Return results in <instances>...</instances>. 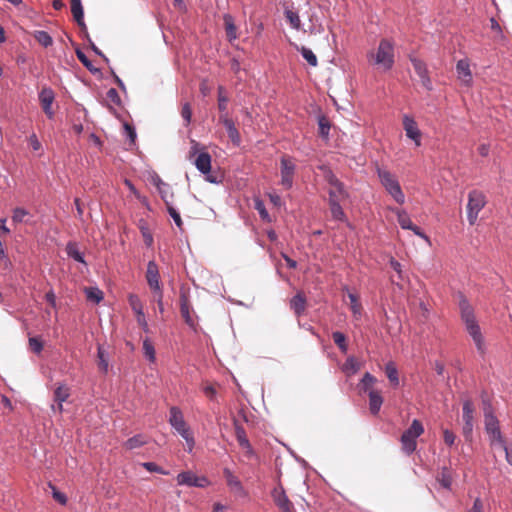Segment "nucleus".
<instances>
[{
    "label": "nucleus",
    "instance_id": "2f4dec72",
    "mask_svg": "<svg viewBox=\"0 0 512 512\" xmlns=\"http://www.w3.org/2000/svg\"><path fill=\"white\" fill-rule=\"evenodd\" d=\"M436 479L443 488L447 490L451 489L453 478L450 470L447 467H443L441 469Z\"/></svg>",
    "mask_w": 512,
    "mask_h": 512
},
{
    "label": "nucleus",
    "instance_id": "bf43d9fd",
    "mask_svg": "<svg viewBox=\"0 0 512 512\" xmlns=\"http://www.w3.org/2000/svg\"><path fill=\"white\" fill-rule=\"evenodd\" d=\"M124 130L126 137L130 140L131 143H135L137 133L133 126L129 125L128 123H124Z\"/></svg>",
    "mask_w": 512,
    "mask_h": 512
},
{
    "label": "nucleus",
    "instance_id": "dca6fc26",
    "mask_svg": "<svg viewBox=\"0 0 512 512\" xmlns=\"http://www.w3.org/2000/svg\"><path fill=\"white\" fill-rule=\"evenodd\" d=\"M146 281L151 290H159L161 286L160 273L159 267L154 260L149 261L147 264Z\"/></svg>",
    "mask_w": 512,
    "mask_h": 512
},
{
    "label": "nucleus",
    "instance_id": "9b49d317",
    "mask_svg": "<svg viewBox=\"0 0 512 512\" xmlns=\"http://www.w3.org/2000/svg\"><path fill=\"white\" fill-rule=\"evenodd\" d=\"M410 61H411V64H412L416 74L420 78V81H421L423 87L425 89H427L428 91H431L433 89V85H432V81L428 74V69H427L426 63L424 61H422L421 59L414 57V56H410Z\"/></svg>",
    "mask_w": 512,
    "mask_h": 512
},
{
    "label": "nucleus",
    "instance_id": "6e6d98bb",
    "mask_svg": "<svg viewBox=\"0 0 512 512\" xmlns=\"http://www.w3.org/2000/svg\"><path fill=\"white\" fill-rule=\"evenodd\" d=\"M166 207H167V211H168L169 215L173 219L176 226L181 228L182 227V219H181L179 212L173 207L172 204L168 205Z\"/></svg>",
    "mask_w": 512,
    "mask_h": 512
},
{
    "label": "nucleus",
    "instance_id": "a19ab883",
    "mask_svg": "<svg viewBox=\"0 0 512 512\" xmlns=\"http://www.w3.org/2000/svg\"><path fill=\"white\" fill-rule=\"evenodd\" d=\"M218 109L220 111V114L228 113L227 106H228V97L225 94V89L223 86L218 87Z\"/></svg>",
    "mask_w": 512,
    "mask_h": 512
},
{
    "label": "nucleus",
    "instance_id": "b1692460",
    "mask_svg": "<svg viewBox=\"0 0 512 512\" xmlns=\"http://www.w3.org/2000/svg\"><path fill=\"white\" fill-rule=\"evenodd\" d=\"M369 396V410L371 414L377 415L383 404V397L379 391H370Z\"/></svg>",
    "mask_w": 512,
    "mask_h": 512
},
{
    "label": "nucleus",
    "instance_id": "7c9ffc66",
    "mask_svg": "<svg viewBox=\"0 0 512 512\" xmlns=\"http://www.w3.org/2000/svg\"><path fill=\"white\" fill-rule=\"evenodd\" d=\"M348 298L350 300V309L353 317L359 320L362 317V306L358 300V296L348 291Z\"/></svg>",
    "mask_w": 512,
    "mask_h": 512
},
{
    "label": "nucleus",
    "instance_id": "6e6552de",
    "mask_svg": "<svg viewBox=\"0 0 512 512\" xmlns=\"http://www.w3.org/2000/svg\"><path fill=\"white\" fill-rule=\"evenodd\" d=\"M168 422L180 436H184L190 432V428L184 419V415L181 409L177 406L170 407Z\"/></svg>",
    "mask_w": 512,
    "mask_h": 512
},
{
    "label": "nucleus",
    "instance_id": "473e14b6",
    "mask_svg": "<svg viewBox=\"0 0 512 512\" xmlns=\"http://www.w3.org/2000/svg\"><path fill=\"white\" fill-rule=\"evenodd\" d=\"M385 373H386V376H387L388 380L390 381V383L394 387H397L399 385V376H398V370H397L394 362L390 361V362L386 363Z\"/></svg>",
    "mask_w": 512,
    "mask_h": 512
},
{
    "label": "nucleus",
    "instance_id": "c9c22d12",
    "mask_svg": "<svg viewBox=\"0 0 512 512\" xmlns=\"http://www.w3.org/2000/svg\"><path fill=\"white\" fill-rule=\"evenodd\" d=\"M142 348L144 357L149 362L154 363L156 361V352L154 345L152 344L149 338L143 340Z\"/></svg>",
    "mask_w": 512,
    "mask_h": 512
},
{
    "label": "nucleus",
    "instance_id": "37998d69",
    "mask_svg": "<svg viewBox=\"0 0 512 512\" xmlns=\"http://www.w3.org/2000/svg\"><path fill=\"white\" fill-rule=\"evenodd\" d=\"M78 60L83 64V66L88 69L91 73L95 74L99 72V69L95 68L92 62L88 59L86 54L79 48L75 51Z\"/></svg>",
    "mask_w": 512,
    "mask_h": 512
},
{
    "label": "nucleus",
    "instance_id": "a18cd8bd",
    "mask_svg": "<svg viewBox=\"0 0 512 512\" xmlns=\"http://www.w3.org/2000/svg\"><path fill=\"white\" fill-rule=\"evenodd\" d=\"M332 338L342 353H346L348 351V345L346 343V336L342 332H340V331L333 332Z\"/></svg>",
    "mask_w": 512,
    "mask_h": 512
},
{
    "label": "nucleus",
    "instance_id": "4468645a",
    "mask_svg": "<svg viewBox=\"0 0 512 512\" xmlns=\"http://www.w3.org/2000/svg\"><path fill=\"white\" fill-rule=\"evenodd\" d=\"M38 97L44 113L49 119H52L54 117V111L52 110V104L55 100L54 91L50 87H43Z\"/></svg>",
    "mask_w": 512,
    "mask_h": 512
},
{
    "label": "nucleus",
    "instance_id": "58836bf2",
    "mask_svg": "<svg viewBox=\"0 0 512 512\" xmlns=\"http://www.w3.org/2000/svg\"><path fill=\"white\" fill-rule=\"evenodd\" d=\"M128 302L136 317L144 313L143 304L136 294H129Z\"/></svg>",
    "mask_w": 512,
    "mask_h": 512
},
{
    "label": "nucleus",
    "instance_id": "4c0bfd02",
    "mask_svg": "<svg viewBox=\"0 0 512 512\" xmlns=\"http://www.w3.org/2000/svg\"><path fill=\"white\" fill-rule=\"evenodd\" d=\"M332 218L337 221H345L346 215L341 207V202H328Z\"/></svg>",
    "mask_w": 512,
    "mask_h": 512
},
{
    "label": "nucleus",
    "instance_id": "e2e57ef3",
    "mask_svg": "<svg viewBox=\"0 0 512 512\" xmlns=\"http://www.w3.org/2000/svg\"><path fill=\"white\" fill-rule=\"evenodd\" d=\"M443 439H444V442L449 445V446H452L454 445L455 443V439H456V436L455 434L450 431L449 429H444L443 430Z\"/></svg>",
    "mask_w": 512,
    "mask_h": 512
},
{
    "label": "nucleus",
    "instance_id": "423d86ee",
    "mask_svg": "<svg viewBox=\"0 0 512 512\" xmlns=\"http://www.w3.org/2000/svg\"><path fill=\"white\" fill-rule=\"evenodd\" d=\"M296 171V165L291 157L283 156L280 160V184L287 190L293 187V179Z\"/></svg>",
    "mask_w": 512,
    "mask_h": 512
},
{
    "label": "nucleus",
    "instance_id": "09e8293b",
    "mask_svg": "<svg viewBox=\"0 0 512 512\" xmlns=\"http://www.w3.org/2000/svg\"><path fill=\"white\" fill-rule=\"evenodd\" d=\"M157 189L166 206L171 205L173 193L171 191V187L169 186V184L165 183L164 185Z\"/></svg>",
    "mask_w": 512,
    "mask_h": 512
},
{
    "label": "nucleus",
    "instance_id": "6ab92c4d",
    "mask_svg": "<svg viewBox=\"0 0 512 512\" xmlns=\"http://www.w3.org/2000/svg\"><path fill=\"white\" fill-rule=\"evenodd\" d=\"M234 428H235V434L236 439L241 446V448L246 450V453L249 457H252L254 455V450L249 442V439L246 435L245 429L242 425L239 424L238 420H234Z\"/></svg>",
    "mask_w": 512,
    "mask_h": 512
},
{
    "label": "nucleus",
    "instance_id": "ea45409f",
    "mask_svg": "<svg viewBox=\"0 0 512 512\" xmlns=\"http://www.w3.org/2000/svg\"><path fill=\"white\" fill-rule=\"evenodd\" d=\"M34 38L36 41L42 45L43 47L47 48L53 44V39L50 36V34L44 30H38L34 33Z\"/></svg>",
    "mask_w": 512,
    "mask_h": 512
},
{
    "label": "nucleus",
    "instance_id": "5fc2aeb1",
    "mask_svg": "<svg viewBox=\"0 0 512 512\" xmlns=\"http://www.w3.org/2000/svg\"><path fill=\"white\" fill-rule=\"evenodd\" d=\"M181 116L185 121V126H188L192 118V110L189 103H184L181 109Z\"/></svg>",
    "mask_w": 512,
    "mask_h": 512
},
{
    "label": "nucleus",
    "instance_id": "c756f323",
    "mask_svg": "<svg viewBox=\"0 0 512 512\" xmlns=\"http://www.w3.org/2000/svg\"><path fill=\"white\" fill-rule=\"evenodd\" d=\"M397 216V221L400 227L404 230H409L414 225L410 219V216L404 209H392Z\"/></svg>",
    "mask_w": 512,
    "mask_h": 512
},
{
    "label": "nucleus",
    "instance_id": "69168bd1",
    "mask_svg": "<svg viewBox=\"0 0 512 512\" xmlns=\"http://www.w3.org/2000/svg\"><path fill=\"white\" fill-rule=\"evenodd\" d=\"M203 392L204 394L210 399V400H215L216 398V395H217V392H216V389L211 386V385H207L204 387L203 389Z\"/></svg>",
    "mask_w": 512,
    "mask_h": 512
},
{
    "label": "nucleus",
    "instance_id": "f03ea898",
    "mask_svg": "<svg viewBox=\"0 0 512 512\" xmlns=\"http://www.w3.org/2000/svg\"><path fill=\"white\" fill-rule=\"evenodd\" d=\"M377 176L380 183L385 188L387 193L398 203L403 204L405 202V195L401 189L399 181L396 176L389 170L381 167L376 168Z\"/></svg>",
    "mask_w": 512,
    "mask_h": 512
},
{
    "label": "nucleus",
    "instance_id": "f8f14e48",
    "mask_svg": "<svg viewBox=\"0 0 512 512\" xmlns=\"http://www.w3.org/2000/svg\"><path fill=\"white\" fill-rule=\"evenodd\" d=\"M223 475L226 480L227 486L230 491L237 497L245 498L247 497V491L243 487L241 481L238 477H236L233 472L229 468L223 469Z\"/></svg>",
    "mask_w": 512,
    "mask_h": 512
},
{
    "label": "nucleus",
    "instance_id": "0eeeda50",
    "mask_svg": "<svg viewBox=\"0 0 512 512\" xmlns=\"http://www.w3.org/2000/svg\"><path fill=\"white\" fill-rule=\"evenodd\" d=\"M176 481L179 486L205 488L210 485L207 477L197 476L190 470L180 472L176 477Z\"/></svg>",
    "mask_w": 512,
    "mask_h": 512
},
{
    "label": "nucleus",
    "instance_id": "5701e85b",
    "mask_svg": "<svg viewBox=\"0 0 512 512\" xmlns=\"http://www.w3.org/2000/svg\"><path fill=\"white\" fill-rule=\"evenodd\" d=\"M71 12L77 24L83 29H86V24L84 22V10L81 0H71Z\"/></svg>",
    "mask_w": 512,
    "mask_h": 512
},
{
    "label": "nucleus",
    "instance_id": "72a5a7b5",
    "mask_svg": "<svg viewBox=\"0 0 512 512\" xmlns=\"http://www.w3.org/2000/svg\"><path fill=\"white\" fill-rule=\"evenodd\" d=\"M147 443V440L142 434L134 435L133 437L127 439L124 443V447L128 450H134L136 448H140Z\"/></svg>",
    "mask_w": 512,
    "mask_h": 512
},
{
    "label": "nucleus",
    "instance_id": "c03bdc74",
    "mask_svg": "<svg viewBox=\"0 0 512 512\" xmlns=\"http://www.w3.org/2000/svg\"><path fill=\"white\" fill-rule=\"evenodd\" d=\"M85 294L88 300L99 303L103 300V292L97 287H88L85 289Z\"/></svg>",
    "mask_w": 512,
    "mask_h": 512
},
{
    "label": "nucleus",
    "instance_id": "ddd939ff",
    "mask_svg": "<svg viewBox=\"0 0 512 512\" xmlns=\"http://www.w3.org/2000/svg\"><path fill=\"white\" fill-rule=\"evenodd\" d=\"M271 496L273 498V501L275 505L282 511V512H292L293 510V504L289 500L288 496L286 495V492L281 484H279L277 487H275L272 492Z\"/></svg>",
    "mask_w": 512,
    "mask_h": 512
},
{
    "label": "nucleus",
    "instance_id": "bb28decb",
    "mask_svg": "<svg viewBox=\"0 0 512 512\" xmlns=\"http://www.w3.org/2000/svg\"><path fill=\"white\" fill-rule=\"evenodd\" d=\"M66 253L69 258L85 266L87 265L84 259V254L78 249V245L76 243L68 242L66 245Z\"/></svg>",
    "mask_w": 512,
    "mask_h": 512
},
{
    "label": "nucleus",
    "instance_id": "1a4fd4ad",
    "mask_svg": "<svg viewBox=\"0 0 512 512\" xmlns=\"http://www.w3.org/2000/svg\"><path fill=\"white\" fill-rule=\"evenodd\" d=\"M474 408L470 400H465L462 406V418L464 421L462 432L466 440L472 438L474 429Z\"/></svg>",
    "mask_w": 512,
    "mask_h": 512
},
{
    "label": "nucleus",
    "instance_id": "e433bc0d",
    "mask_svg": "<svg viewBox=\"0 0 512 512\" xmlns=\"http://www.w3.org/2000/svg\"><path fill=\"white\" fill-rule=\"evenodd\" d=\"M359 369L360 364L354 356H349L342 367L343 372L347 375L355 374L359 371Z\"/></svg>",
    "mask_w": 512,
    "mask_h": 512
},
{
    "label": "nucleus",
    "instance_id": "cd10ccee",
    "mask_svg": "<svg viewBox=\"0 0 512 512\" xmlns=\"http://www.w3.org/2000/svg\"><path fill=\"white\" fill-rule=\"evenodd\" d=\"M376 382V377H374L371 373L366 372L358 384L359 390L361 392L369 394L370 391H375L373 389V386Z\"/></svg>",
    "mask_w": 512,
    "mask_h": 512
},
{
    "label": "nucleus",
    "instance_id": "20e7f679",
    "mask_svg": "<svg viewBox=\"0 0 512 512\" xmlns=\"http://www.w3.org/2000/svg\"><path fill=\"white\" fill-rule=\"evenodd\" d=\"M486 205L485 195L478 190H472L468 194L467 219L470 225H474L478 219L479 212Z\"/></svg>",
    "mask_w": 512,
    "mask_h": 512
},
{
    "label": "nucleus",
    "instance_id": "8fccbe9b",
    "mask_svg": "<svg viewBox=\"0 0 512 512\" xmlns=\"http://www.w3.org/2000/svg\"><path fill=\"white\" fill-rule=\"evenodd\" d=\"M69 390L64 384H60L54 391V400L56 402H65L69 398Z\"/></svg>",
    "mask_w": 512,
    "mask_h": 512
},
{
    "label": "nucleus",
    "instance_id": "393cba45",
    "mask_svg": "<svg viewBox=\"0 0 512 512\" xmlns=\"http://www.w3.org/2000/svg\"><path fill=\"white\" fill-rule=\"evenodd\" d=\"M223 20H224V23H225V31H226L227 39L231 43L234 40H236L237 37H238V35H237V28H236V25L234 23V19H233V17L230 14H225L223 16Z\"/></svg>",
    "mask_w": 512,
    "mask_h": 512
},
{
    "label": "nucleus",
    "instance_id": "412c9836",
    "mask_svg": "<svg viewBox=\"0 0 512 512\" xmlns=\"http://www.w3.org/2000/svg\"><path fill=\"white\" fill-rule=\"evenodd\" d=\"M195 166L202 174H207L211 170V156L207 152H201L195 159Z\"/></svg>",
    "mask_w": 512,
    "mask_h": 512
},
{
    "label": "nucleus",
    "instance_id": "f704fd0d",
    "mask_svg": "<svg viewBox=\"0 0 512 512\" xmlns=\"http://www.w3.org/2000/svg\"><path fill=\"white\" fill-rule=\"evenodd\" d=\"M284 15H285L287 21L290 23V26L293 29H295L297 31L301 30L302 24H301V20H300L298 12L290 10V9H286L284 11Z\"/></svg>",
    "mask_w": 512,
    "mask_h": 512
},
{
    "label": "nucleus",
    "instance_id": "4be33fe9",
    "mask_svg": "<svg viewBox=\"0 0 512 512\" xmlns=\"http://www.w3.org/2000/svg\"><path fill=\"white\" fill-rule=\"evenodd\" d=\"M328 202H342L346 200L349 197V194L344 186V184L337 186V187H331L328 190Z\"/></svg>",
    "mask_w": 512,
    "mask_h": 512
},
{
    "label": "nucleus",
    "instance_id": "c85d7f7f",
    "mask_svg": "<svg viewBox=\"0 0 512 512\" xmlns=\"http://www.w3.org/2000/svg\"><path fill=\"white\" fill-rule=\"evenodd\" d=\"M488 435L490 446L494 449L504 447L506 443L500 429L486 432Z\"/></svg>",
    "mask_w": 512,
    "mask_h": 512
},
{
    "label": "nucleus",
    "instance_id": "f257e3e1",
    "mask_svg": "<svg viewBox=\"0 0 512 512\" xmlns=\"http://www.w3.org/2000/svg\"><path fill=\"white\" fill-rule=\"evenodd\" d=\"M459 308L461 319L465 324L466 330L470 337L472 338L477 351L480 354L485 353V343L481 333L480 326L475 318L473 308L469 304L466 298L461 296L459 301Z\"/></svg>",
    "mask_w": 512,
    "mask_h": 512
},
{
    "label": "nucleus",
    "instance_id": "39448f33",
    "mask_svg": "<svg viewBox=\"0 0 512 512\" xmlns=\"http://www.w3.org/2000/svg\"><path fill=\"white\" fill-rule=\"evenodd\" d=\"M374 61L375 64L382 66L384 70H390L393 67L394 47L389 40L382 39L380 41Z\"/></svg>",
    "mask_w": 512,
    "mask_h": 512
},
{
    "label": "nucleus",
    "instance_id": "338daca9",
    "mask_svg": "<svg viewBox=\"0 0 512 512\" xmlns=\"http://www.w3.org/2000/svg\"><path fill=\"white\" fill-rule=\"evenodd\" d=\"M45 300L51 305V307H56V295L53 289H50L48 292H46Z\"/></svg>",
    "mask_w": 512,
    "mask_h": 512
},
{
    "label": "nucleus",
    "instance_id": "f3484780",
    "mask_svg": "<svg viewBox=\"0 0 512 512\" xmlns=\"http://www.w3.org/2000/svg\"><path fill=\"white\" fill-rule=\"evenodd\" d=\"M484 405V426L485 432L500 429L499 420L494 415L493 409L489 401L483 400Z\"/></svg>",
    "mask_w": 512,
    "mask_h": 512
},
{
    "label": "nucleus",
    "instance_id": "13d9d810",
    "mask_svg": "<svg viewBox=\"0 0 512 512\" xmlns=\"http://www.w3.org/2000/svg\"><path fill=\"white\" fill-rule=\"evenodd\" d=\"M107 99L110 100L115 105L121 104V98L115 88H110L106 93Z\"/></svg>",
    "mask_w": 512,
    "mask_h": 512
},
{
    "label": "nucleus",
    "instance_id": "680f3d73",
    "mask_svg": "<svg viewBox=\"0 0 512 512\" xmlns=\"http://www.w3.org/2000/svg\"><path fill=\"white\" fill-rule=\"evenodd\" d=\"M185 442H186V445H187V452L188 453H191L194 449V446H195V439L193 437V434L192 432L190 431L189 433L185 434L184 436H181Z\"/></svg>",
    "mask_w": 512,
    "mask_h": 512
},
{
    "label": "nucleus",
    "instance_id": "a878e982",
    "mask_svg": "<svg viewBox=\"0 0 512 512\" xmlns=\"http://www.w3.org/2000/svg\"><path fill=\"white\" fill-rule=\"evenodd\" d=\"M306 298L303 294L297 293L290 300V308L294 311L297 316H300L305 311Z\"/></svg>",
    "mask_w": 512,
    "mask_h": 512
},
{
    "label": "nucleus",
    "instance_id": "9d476101",
    "mask_svg": "<svg viewBox=\"0 0 512 512\" xmlns=\"http://www.w3.org/2000/svg\"><path fill=\"white\" fill-rule=\"evenodd\" d=\"M403 129L408 139L412 140L416 147L421 145V131L414 118L408 114L402 117Z\"/></svg>",
    "mask_w": 512,
    "mask_h": 512
},
{
    "label": "nucleus",
    "instance_id": "49530a36",
    "mask_svg": "<svg viewBox=\"0 0 512 512\" xmlns=\"http://www.w3.org/2000/svg\"><path fill=\"white\" fill-rule=\"evenodd\" d=\"M298 51L301 53L302 57L313 67L317 66L318 64V60H317V57L316 55L314 54V52L305 47V46H302L300 48H298Z\"/></svg>",
    "mask_w": 512,
    "mask_h": 512
},
{
    "label": "nucleus",
    "instance_id": "774afa93",
    "mask_svg": "<svg viewBox=\"0 0 512 512\" xmlns=\"http://www.w3.org/2000/svg\"><path fill=\"white\" fill-rule=\"evenodd\" d=\"M136 319H137V323L143 329V331L149 332V326H148L145 314L143 313V314L137 316Z\"/></svg>",
    "mask_w": 512,
    "mask_h": 512
},
{
    "label": "nucleus",
    "instance_id": "de8ad7c7",
    "mask_svg": "<svg viewBox=\"0 0 512 512\" xmlns=\"http://www.w3.org/2000/svg\"><path fill=\"white\" fill-rule=\"evenodd\" d=\"M318 126H319V134L323 138H327L330 132V121L324 116H318Z\"/></svg>",
    "mask_w": 512,
    "mask_h": 512
},
{
    "label": "nucleus",
    "instance_id": "79ce46f5",
    "mask_svg": "<svg viewBox=\"0 0 512 512\" xmlns=\"http://www.w3.org/2000/svg\"><path fill=\"white\" fill-rule=\"evenodd\" d=\"M180 311H181V315L184 318L185 322L189 326H193V319L190 315V307H189L188 301L185 296L181 297Z\"/></svg>",
    "mask_w": 512,
    "mask_h": 512
},
{
    "label": "nucleus",
    "instance_id": "3c124183",
    "mask_svg": "<svg viewBox=\"0 0 512 512\" xmlns=\"http://www.w3.org/2000/svg\"><path fill=\"white\" fill-rule=\"evenodd\" d=\"M147 471L154 472L162 475H168L169 472L154 462H144L141 464Z\"/></svg>",
    "mask_w": 512,
    "mask_h": 512
},
{
    "label": "nucleus",
    "instance_id": "052dcab7",
    "mask_svg": "<svg viewBox=\"0 0 512 512\" xmlns=\"http://www.w3.org/2000/svg\"><path fill=\"white\" fill-rule=\"evenodd\" d=\"M28 214V212L23 208H16L13 211L12 220L16 223L22 222L23 218Z\"/></svg>",
    "mask_w": 512,
    "mask_h": 512
},
{
    "label": "nucleus",
    "instance_id": "7ed1b4c3",
    "mask_svg": "<svg viewBox=\"0 0 512 512\" xmlns=\"http://www.w3.org/2000/svg\"><path fill=\"white\" fill-rule=\"evenodd\" d=\"M424 432L422 423L414 419L408 429L401 435L402 449L407 455H411L417 448L416 439Z\"/></svg>",
    "mask_w": 512,
    "mask_h": 512
},
{
    "label": "nucleus",
    "instance_id": "a211bd4d",
    "mask_svg": "<svg viewBox=\"0 0 512 512\" xmlns=\"http://www.w3.org/2000/svg\"><path fill=\"white\" fill-rule=\"evenodd\" d=\"M457 77L465 86H470L472 83V73L468 59H460L456 64Z\"/></svg>",
    "mask_w": 512,
    "mask_h": 512
},
{
    "label": "nucleus",
    "instance_id": "2eb2a0df",
    "mask_svg": "<svg viewBox=\"0 0 512 512\" xmlns=\"http://www.w3.org/2000/svg\"><path fill=\"white\" fill-rule=\"evenodd\" d=\"M219 121L224 125L231 142L235 146H239L241 144L240 133L237 130L233 120L229 117L228 113L220 114Z\"/></svg>",
    "mask_w": 512,
    "mask_h": 512
},
{
    "label": "nucleus",
    "instance_id": "aec40b11",
    "mask_svg": "<svg viewBox=\"0 0 512 512\" xmlns=\"http://www.w3.org/2000/svg\"><path fill=\"white\" fill-rule=\"evenodd\" d=\"M109 352L103 345L97 347V365L103 374H107L109 370Z\"/></svg>",
    "mask_w": 512,
    "mask_h": 512
},
{
    "label": "nucleus",
    "instance_id": "4d7b16f0",
    "mask_svg": "<svg viewBox=\"0 0 512 512\" xmlns=\"http://www.w3.org/2000/svg\"><path fill=\"white\" fill-rule=\"evenodd\" d=\"M29 346H30L31 350L36 354H40L43 350V343L37 337L29 338Z\"/></svg>",
    "mask_w": 512,
    "mask_h": 512
},
{
    "label": "nucleus",
    "instance_id": "603ef678",
    "mask_svg": "<svg viewBox=\"0 0 512 512\" xmlns=\"http://www.w3.org/2000/svg\"><path fill=\"white\" fill-rule=\"evenodd\" d=\"M255 209L258 211L262 220L270 222V216H269L268 211L265 208L263 201L256 200L255 201Z\"/></svg>",
    "mask_w": 512,
    "mask_h": 512
},
{
    "label": "nucleus",
    "instance_id": "864d4df0",
    "mask_svg": "<svg viewBox=\"0 0 512 512\" xmlns=\"http://www.w3.org/2000/svg\"><path fill=\"white\" fill-rule=\"evenodd\" d=\"M325 180L331 187H337L343 184L330 169H327L325 172Z\"/></svg>",
    "mask_w": 512,
    "mask_h": 512
},
{
    "label": "nucleus",
    "instance_id": "0e129e2a",
    "mask_svg": "<svg viewBox=\"0 0 512 512\" xmlns=\"http://www.w3.org/2000/svg\"><path fill=\"white\" fill-rule=\"evenodd\" d=\"M29 144L31 146V148L34 150V151H38L41 149V142L39 141V139L37 138L36 134H32L30 135L29 137Z\"/></svg>",
    "mask_w": 512,
    "mask_h": 512
}]
</instances>
